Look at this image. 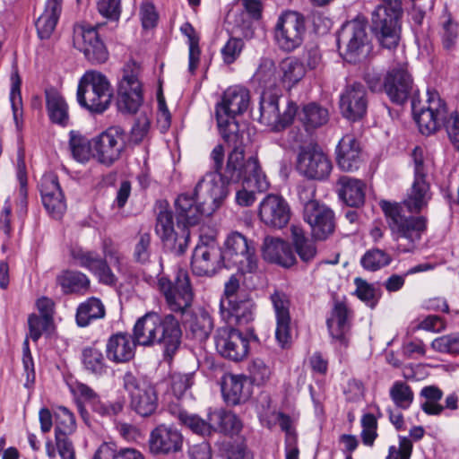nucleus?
<instances>
[{"instance_id": "nucleus-1", "label": "nucleus", "mask_w": 459, "mask_h": 459, "mask_svg": "<svg viewBox=\"0 0 459 459\" xmlns=\"http://www.w3.org/2000/svg\"><path fill=\"white\" fill-rule=\"evenodd\" d=\"M238 152L229 155L224 174L206 173L197 183L194 196L182 194L175 201L177 226L171 211L161 208L157 215L155 231L164 247L176 255L185 254L190 240L189 226L197 224L202 216L212 214L228 195L226 183L238 181L245 170ZM246 169L255 172L254 160L246 164Z\"/></svg>"}, {"instance_id": "nucleus-2", "label": "nucleus", "mask_w": 459, "mask_h": 459, "mask_svg": "<svg viewBox=\"0 0 459 459\" xmlns=\"http://www.w3.org/2000/svg\"><path fill=\"white\" fill-rule=\"evenodd\" d=\"M182 332L178 321L172 315L161 316L147 312L139 317L133 329V337L140 346L160 345L165 356L171 358L181 343Z\"/></svg>"}, {"instance_id": "nucleus-3", "label": "nucleus", "mask_w": 459, "mask_h": 459, "mask_svg": "<svg viewBox=\"0 0 459 459\" xmlns=\"http://www.w3.org/2000/svg\"><path fill=\"white\" fill-rule=\"evenodd\" d=\"M427 95L426 106L416 98L411 100L413 117L420 133L429 135L445 126L450 141L459 150V114L454 112L447 117L446 104L437 91L428 90Z\"/></svg>"}, {"instance_id": "nucleus-4", "label": "nucleus", "mask_w": 459, "mask_h": 459, "mask_svg": "<svg viewBox=\"0 0 459 459\" xmlns=\"http://www.w3.org/2000/svg\"><path fill=\"white\" fill-rule=\"evenodd\" d=\"M380 206L386 217L393 238L401 252H411L427 229L424 216L406 215L402 204L382 201Z\"/></svg>"}, {"instance_id": "nucleus-5", "label": "nucleus", "mask_w": 459, "mask_h": 459, "mask_svg": "<svg viewBox=\"0 0 459 459\" xmlns=\"http://www.w3.org/2000/svg\"><path fill=\"white\" fill-rule=\"evenodd\" d=\"M250 101L249 91L241 86L230 87L223 94L221 101L216 106V118L220 133L223 139L238 146V115L243 114Z\"/></svg>"}, {"instance_id": "nucleus-6", "label": "nucleus", "mask_w": 459, "mask_h": 459, "mask_svg": "<svg viewBox=\"0 0 459 459\" xmlns=\"http://www.w3.org/2000/svg\"><path fill=\"white\" fill-rule=\"evenodd\" d=\"M79 105L92 113H103L111 103L112 89L107 77L95 71L86 72L77 89Z\"/></svg>"}, {"instance_id": "nucleus-7", "label": "nucleus", "mask_w": 459, "mask_h": 459, "mask_svg": "<svg viewBox=\"0 0 459 459\" xmlns=\"http://www.w3.org/2000/svg\"><path fill=\"white\" fill-rule=\"evenodd\" d=\"M313 187L304 186L299 191V201L303 204V218L310 226L311 234L316 240H325L335 229L334 213L315 197Z\"/></svg>"}, {"instance_id": "nucleus-8", "label": "nucleus", "mask_w": 459, "mask_h": 459, "mask_svg": "<svg viewBox=\"0 0 459 459\" xmlns=\"http://www.w3.org/2000/svg\"><path fill=\"white\" fill-rule=\"evenodd\" d=\"M123 387L128 394L130 407L138 415H152L159 404V396L155 386L143 377L127 371L123 376Z\"/></svg>"}, {"instance_id": "nucleus-9", "label": "nucleus", "mask_w": 459, "mask_h": 459, "mask_svg": "<svg viewBox=\"0 0 459 459\" xmlns=\"http://www.w3.org/2000/svg\"><path fill=\"white\" fill-rule=\"evenodd\" d=\"M141 67L135 61L125 64L117 84V106L123 113H136L143 103Z\"/></svg>"}, {"instance_id": "nucleus-10", "label": "nucleus", "mask_w": 459, "mask_h": 459, "mask_svg": "<svg viewBox=\"0 0 459 459\" xmlns=\"http://www.w3.org/2000/svg\"><path fill=\"white\" fill-rule=\"evenodd\" d=\"M366 28L367 22L357 18L345 23L338 34L339 48H343L344 58L349 63H357L364 59L370 52Z\"/></svg>"}, {"instance_id": "nucleus-11", "label": "nucleus", "mask_w": 459, "mask_h": 459, "mask_svg": "<svg viewBox=\"0 0 459 459\" xmlns=\"http://www.w3.org/2000/svg\"><path fill=\"white\" fill-rule=\"evenodd\" d=\"M221 254L223 265L227 267H237L243 273H252L257 268L254 244L238 232H232L227 237Z\"/></svg>"}, {"instance_id": "nucleus-12", "label": "nucleus", "mask_w": 459, "mask_h": 459, "mask_svg": "<svg viewBox=\"0 0 459 459\" xmlns=\"http://www.w3.org/2000/svg\"><path fill=\"white\" fill-rule=\"evenodd\" d=\"M158 288L171 311L185 312L191 306L194 293L189 274L186 270H178L173 281L166 276H160L158 280Z\"/></svg>"}, {"instance_id": "nucleus-13", "label": "nucleus", "mask_w": 459, "mask_h": 459, "mask_svg": "<svg viewBox=\"0 0 459 459\" xmlns=\"http://www.w3.org/2000/svg\"><path fill=\"white\" fill-rule=\"evenodd\" d=\"M414 164V180L406 197L401 204L411 213H419L428 206L432 197L430 186L426 181V170L423 161V151L416 147L412 152Z\"/></svg>"}, {"instance_id": "nucleus-14", "label": "nucleus", "mask_w": 459, "mask_h": 459, "mask_svg": "<svg viewBox=\"0 0 459 459\" xmlns=\"http://www.w3.org/2000/svg\"><path fill=\"white\" fill-rule=\"evenodd\" d=\"M305 18L294 11L282 13L274 27V39L278 47L286 52L298 48L303 42Z\"/></svg>"}, {"instance_id": "nucleus-15", "label": "nucleus", "mask_w": 459, "mask_h": 459, "mask_svg": "<svg viewBox=\"0 0 459 459\" xmlns=\"http://www.w3.org/2000/svg\"><path fill=\"white\" fill-rule=\"evenodd\" d=\"M235 152L241 153V163H244L243 167L245 169L247 167L246 164H247L250 160H254L257 165V169H255V172H252V170L248 171L246 169L247 172L243 173L241 178L235 182L238 183L240 180L243 182L242 189L237 191L236 193L237 204L243 207H248L251 206L255 201V192L261 193L266 191L269 187V183L262 170L258 159L255 156H250L249 158L245 159L244 149L239 146L234 147L229 155H231ZM232 182L226 183L228 190V186Z\"/></svg>"}, {"instance_id": "nucleus-16", "label": "nucleus", "mask_w": 459, "mask_h": 459, "mask_svg": "<svg viewBox=\"0 0 459 459\" xmlns=\"http://www.w3.org/2000/svg\"><path fill=\"white\" fill-rule=\"evenodd\" d=\"M223 264L221 249L212 236H201L191 261L193 273L198 276H212Z\"/></svg>"}, {"instance_id": "nucleus-17", "label": "nucleus", "mask_w": 459, "mask_h": 459, "mask_svg": "<svg viewBox=\"0 0 459 459\" xmlns=\"http://www.w3.org/2000/svg\"><path fill=\"white\" fill-rule=\"evenodd\" d=\"M97 26L85 22L77 23L74 27V45L82 51L85 57L92 64H102L108 58V49L100 38Z\"/></svg>"}, {"instance_id": "nucleus-18", "label": "nucleus", "mask_w": 459, "mask_h": 459, "mask_svg": "<svg viewBox=\"0 0 459 459\" xmlns=\"http://www.w3.org/2000/svg\"><path fill=\"white\" fill-rule=\"evenodd\" d=\"M279 99L277 93L264 91L260 100L259 121L274 132H280L289 126L297 113L296 104L290 102L284 112L281 114Z\"/></svg>"}, {"instance_id": "nucleus-19", "label": "nucleus", "mask_w": 459, "mask_h": 459, "mask_svg": "<svg viewBox=\"0 0 459 459\" xmlns=\"http://www.w3.org/2000/svg\"><path fill=\"white\" fill-rule=\"evenodd\" d=\"M403 13L388 11L386 6H377L371 15V30L386 48H395L400 39Z\"/></svg>"}, {"instance_id": "nucleus-20", "label": "nucleus", "mask_w": 459, "mask_h": 459, "mask_svg": "<svg viewBox=\"0 0 459 459\" xmlns=\"http://www.w3.org/2000/svg\"><path fill=\"white\" fill-rule=\"evenodd\" d=\"M126 147V134L119 126H112L92 139L93 156L107 167L120 158Z\"/></svg>"}, {"instance_id": "nucleus-21", "label": "nucleus", "mask_w": 459, "mask_h": 459, "mask_svg": "<svg viewBox=\"0 0 459 459\" xmlns=\"http://www.w3.org/2000/svg\"><path fill=\"white\" fill-rule=\"evenodd\" d=\"M332 162L316 145L300 148L297 158L298 170L307 178L324 180L332 171Z\"/></svg>"}, {"instance_id": "nucleus-22", "label": "nucleus", "mask_w": 459, "mask_h": 459, "mask_svg": "<svg viewBox=\"0 0 459 459\" xmlns=\"http://www.w3.org/2000/svg\"><path fill=\"white\" fill-rule=\"evenodd\" d=\"M215 347L223 358L233 361L245 359L249 351V340L233 327L219 328L215 334Z\"/></svg>"}, {"instance_id": "nucleus-23", "label": "nucleus", "mask_w": 459, "mask_h": 459, "mask_svg": "<svg viewBox=\"0 0 459 459\" xmlns=\"http://www.w3.org/2000/svg\"><path fill=\"white\" fill-rule=\"evenodd\" d=\"M258 217L265 226L281 230L289 223L291 211L282 196L269 194L259 204Z\"/></svg>"}, {"instance_id": "nucleus-24", "label": "nucleus", "mask_w": 459, "mask_h": 459, "mask_svg": "<svg viewBox=\"0 0 459 459\" xmlns=\"http://www.w3.org/2000/svg\"><path fill=\"white\" fill-rule=\"evenodd\" d=\"M71 256L75 264L90 271L100 283L113 286L117 283V278L107 260L100 257L96 252L74 248Z\"/></svg>"}, {"instance_id": "nucleus-25", "label": "nucleus", "mask_w": 459, "mask_h": 459, "mask_svg": "<svg viewBox=\"0 0 459 459\" xmlns=\"http://www.w3.org/2000/svg\"><path fill=\"white\" fill-rule=\"evenodd\" d=\"M413 82L407 71L406 65H399L391 68L384 81V90L390 100L403 105L412 91Z\"/></svg>"}, {"instance_id": "nucleus-26", "label": "nucleus", "mask_w": 459, "mask_h": 459, "mask_svg": "<svg viewBox=\"0 0 459 459\" xmlns=\"http://www.w3.org/2000/svg\"><path fill=\"white\" fill-rule=\"evenodd\" d=\"M276 319L275 338L281 348L290 344V300L289 296L282 290H275L270 295Z\"/></svg>"}, {"instance_id": "nucleus-27", "label": "nucleus", "mask_w": 459, "mask_h": 459, "mask_svg": "<svg viewBox=\"0 0 459 459\" xmlns=\"http://www.w3.org/2000/svg\"><path fill=\"white\" fill-rule=\"evenodd\" d=\"M367 108L368 98L363 85L353 83L343 90L340 96V109L345 118L359 120L366 115Z\"/></svg>"}, {"instance_id": "nucleus-28", "label": "nucleus", "mask_w": 459, "mask_h": 459, "mask_svg": "<svg viewBox=\"0 0 459 459\" xmlns=\"http://www.w3.org/2000/svg\"><path fill=\"white\" fill-rule=\"evenodd\" d=\"M183 436L177 429L160 424L150 434L149 449L153 455H169L181 450Z\"/></svg>"}, {"instance_id": "nucleus-29", "label": "nucleus", "mask_w": 459, "mask_h": 459, "mask_svg": "<svg viewBox=\"0 0 459 459\" xmlns=\"http://www.w3.org/2000/svg\"><path fill=\"white\" fill-rule=\"evenodd\" d=\"M43 205L55 219H60L66 209V204L57 177L45 174L39 183Z\"/></svg>"}, {"instance_id": "nucleus-30", "label": "nucleus", "mask_w": 459, "mask_h": 459, "mask_svg": "<svg viewBox=\"0 0 459 459\" xmlns=\"http://www.w3.org/2000/svg\"><path fill=\"white\" fill-rule=\"evenodd\" d=\"M360 143L354 134L342 137L335 148V159L339 169L346 172L358 170L362 163Z\"/></svg>"}, {"instance_id": "nucleus-31", "label": "nucleus", "mask_w": 459, "mask_h": 459, "mask_svg": "<svg viewBox=\"0 0 459 459\" xmlns=\"http://www.w3.org/2000/svg\"><path fill=\"white\" fill-rule=\"evenodd\" d=\"M255 303L251 294L240 295L239 299L221 302L222 316L231 325H245L254 319Z\"/></svg>"}, {"instance_id": "nucleus-32", "label": "nucleus", "mask_w": 459, "mask_h": 459, "mask_svg": "<svg viewBox=\"0 0 459 459\" xmlns=\"http://www.w3.org/2000/svg\"><path fill=\"white\" fill-rule=\"evenodd\" d=\"M263 258L270 263L290 267L296 262L291 247L280 238L266 236L262 245Z\"/></svg>"}, {"instance_id": "nucleus-33", "label": "nucleus", "mask_w": 459, "mask_h": 459, "mask_svg": "<svg viewBox=\"0 0 459 459\" xmlns=\"http://www.w3.org/2000/svg\"><path fill=\"white\" fill-rule=\"evenodd\" d=\"M221 392L229 405L246 403L252 394V382L243 375H228L224 377Z\"/></svg>"}, {"instance_id": "nucleus-34", "label": "nucleus", "mask_w": 459, "mask_h": 459, "mask_svg": "<svg viewBox=\"0 0 459 459\" xmlns=\"http://www.w3.org/2000/svg\"><path fill=\"white\" fill-rule=\"evenodd\" d=\"M136 345L134 337L127 333L113 334L107 342V358L114 363L128 362L134 357Z\"/></svg>"}, {"instance_id": "nucleus-35", "label": "nucleus", "mask_w": 459, "mask_h": 459, "mask_svg": "<svg viewBox=\"0 0 459 459\" xmlns=\"http://www.w3.org/2000/svg\"><path fill=\"white\" fill-rule=\"evenodd\" d=\"M365 183L358 178L342 176L336 182L339 198L351 207H359L365 201Z\"/></svg>"}, {"instance_id": "nucleus-36", "label": "nucleus", "mask_w": 459, "mask_h": 459, "mask_svg": "<svg viewBox=\"0 0 459 459\" xmlns=\"http://www.w3.org/2000/svg\"><path fill=\"white\" fill-rule=\"evenodd\" d=\"M184 324L187 333L198 342L205 341L213 329V321L211 315L201 308L186 314Z\"/></svg>"}, {"instance_id": "nucleus-37", "label": "nucleus", "mask_w": 459, "mask_h": 459, "mask_svg": "<svg viewBox=\"0 0 459 459\" xmlns=\"http://www.w3.org/2000/svg\"><path fill=\"white\" fill-rule=\"evenodd\" d=\"M63 0H47L43 13L36 21V29L41 39H49L62 13Z\"/></svg>"}, {"instance_id": "nucleus-38", "label": "nucleus", "mask_w": 459, "mask_h": 459, "mask_svg": "<svg viewBox=\"0 0 459 459\" xmlns=\"http://www.w3.org/2000/svg\"><path fill=\"white\" fill-rule=\"evenodd\" d=\"M46 106L52 123L66 126L69 123L68 105L64 97L54 88L45 91Z\"/></svg>"}, {"instance_id": "nucleus-39", "label": "nucleus", "mask_w": 459, "mask_h": 459, "mask_svg": "<svg viewBox=\"0 0 459 459\" xmlns=\"http://www.w3.org/2000/svg\"><path fill=\"white\" fill-rule=\"evenodd\" d=\"M326 323L331 336L346 346V333L350 329V325L348 322V308L345 304L336 302Z\"/></svg>"}, {"instance_id": "nucleus-40", "label": "nucleus", "mask_w": 459, "mask_h": 459, "mask_svg": "<svg viewBox=\"0 0 459 459\" xmlns=\"http://www.w3.org/2000/svg\"><path fill=\"white\" fill-rule=\"evenodd\" d=\"M209 420L212 421V431L234 435L242 429V423L237 415L223 409L210 411Z\"/></svg>"}, {"instance_id": "nucleus-41", "label": "nucleus", "mask_w": 459, "mask_h": 459, "mask_svg": "<svg viewBox=\"0 0 459 459\" xmlns=\"http://www.w3.org/2000/svg\"><path fill=\"white\" fill-rule=\"evenodd\" d=\"M299 118L308 132L325 125L329 120V112L327 108L311 102L303 106Z\"/></svg>"}, {"instance_id": "nucleus-42", "label": "nucleus", "mask_w": 459, "mask_h": 459, "mask_svg": "<svg viewBox=\"0 0 459 459\" xmlns=\"http://www.w3.org/2000/svg\"><path fill=\"white\" fill-rule=\"evenodd\" d=\"M105 316V307L98 298H89L86 301L81 303L76 310V323L80 327H85L91 321L103 318Z\"/></svg>"}, {"instance_id": "nucleus-43", "label": "nucleus", "mask_w": 459, "mask_h": 459, "mask_svg": "<svg viewBox=\"0 0 459 459\" xmlns=\"http://www.w3.org/2000/svg\"><path fill=\"white\" fill-rule=\"evenodd\" d=\"M290 232L295 251L301 261L304 263L311 262L317 253L315 242L308 238L302 228L298 225H292Z\"/></svg>"}, {"instance_id": "nucleus-44", "label": "nucleus", "mask_w": 459, "mask_h": 459, "mask_svg": "<svg viewBox=\"0 0 459 459\" xmlns=\"http://www.w3.org/2000/svg\"><path fill=\"white\" fill-rule=\"evenodd\" d=\"M281 80L285 87L292 88L299 82L306 74V69L301 61L296 57H288L280 65Z\"/></svg>"}, {"instance_id": "nucleus-45", "label": "nucleus", "mask_w": 459, "mask_h": 459, "mask_svg": "<svg viewBox=\"0 0 459 459\" xmlns=\"http://www.w3.org/2000/svg\"><path fill=\"white\" fill-rule=\"evenodd\" d=\"M65 293L85 292L90 288V279L79 271H65L57 278Z\"/></svg>"}, {"instance_id": "nucleus-46", "label": "nucleus", "mask_w": 459, "mask_h": 459, "mask_svg": "<svg viewBox=\"0 0 459 459\" xmlns=\"http://www.w3.org/2000/svg\"><path fill=\"white\" fill-rule=\"evenodd\" d=\"M172 413L178 419L182 425L186 426L195 434L205 436L212 432V425L209 418L204 420L196 414L189 413L181 409L172 411ZM207 417H209V415Z\"/></svg>"}, {"instance_id": "nucleus-47", "label": "nucleus", "mask_w": 459, "mask_h": 459, "mask_svg": "<svg viewBox=\"0 0 459 459\" xmlns=\"http://www.w3.org/2000/svg\"><path fill=\"white\" fill-rule=\"evenodd\" d=\"M11 92L10 101L12 105V111L13 121L15 123L16 129L21 131L22 128V99L21 93L22 80L17 71L11 75Z\"/></svg>"}, {"instance_id": "nucleus-48", "label": "nucleus", "mask_w": 459, "mask_h": 459, "mask_svg": "<svg viewBox=\"0 0 459 459\" xmlns=\"http://www.w3.org/2000/svg\"><path fill=\"white\" fill-rule=\"evenodd\" d=\"M420 395L425 399L421 410L428 415H440L444 406L439 403L443 397L442 390L436 385H427L420 391Z\"/></svg>"}, {"instance_id": "nucleus-49", "label": "nucleus", "mask_w": 459, "mask_h": 459, "mask_svg": "<svg viewBox=\"0 0 459 459\" xmlns=\"http://www.w3.org/2000/svg\"><path fill=\"white\" fill-rule=\"evenodd\" d=\"M180 31L188 39L189 55H188V71L194 74L199 65L201 50L199 48V36L195 28L189 22H185Z\"/></svg>"}, {"instance_id": "nucleus-50", "label": "nucleus", "mask_w": 459, "mask_h": 459, "mask_svg": "<svg viewBox=\"0 0 459 459\" xmlns=\"http://www.w3.org/2000/svg\"><path fill=\"white\" fill-rule=\"evenodd\" d=\"M254 80L264 88V91L275 87L277 82L275 63L270 58H262L254 74Z\"/></svg>"}, {"instance_id": "nucleus-51", "label": "nucleus", "mask_w": 459, "mask_h": 459, "mask_svg": "<svg viewBox=\"0 0 459 459\" xmlns=\"http://www.w3.org/2000/svg\"><path fill=\"white\" fill-rule=\"evenodd\" d=\"M69 148L73 158L81 163L87 162L91 158V144L84 136L74 131L70 132Z\"/></svg>"}, {"instance_id": "nucleus-52", "label": "nucleus", "mask_w": 459, "mask_h": 459, "mask_svg": "<svg viewBox=\"0 0 459 459\" xmlns=\"http://www.w3.org/2000/svg\"><path fill=\"white\" fill-rule=\"evenodd\" d=\"M389 395L394 405L402 410H407L414 400L411 386L403 381H395L392 385Z\"/></svg>"}, {"instance_id": "nucleus-53", "label": "nucleus", "mask_w": 459, "mask_h": 459, "mask_svg": "<svg viewBox=\"0 0 459 459\" xmlns=\"http://www.w3.org/2000/svg\"><path fill=\"white\" fill-rule=\"evenodd\" d=\"M392 262V257L385 251L379 248L368 250L360 259L361 266L370 272H376L387 266Z\"/></svg>"}, {"instance_id": "nucleus-54", "label": "nucleus", "mask_w": 459, "mask_h": 459, "mask_svg": "<svg viewBox=\"0 0 459 459\" xmlns=\"http://www.w3.org/2000/svg\"><path fill=\"white\" fill-rule=\"evenodd\" d=\"M55 436H68L75 430L74 415L66 407H58L55 412Z\"/></svg>"}, {"instance_id": "nucleus-55", "label": "nucleus", "mask_w": 459, "mask_h": 459, "mask_svg": "<svg viewBox=\"0 0 459 459\" xmlns=\"http://www.w3.org/2000/svg\"><path fill=\"white\" fill-rule=\"evenodd\" d=\"M84 368L92 374L102 375L106 371L103 354L95 348H85L82 351Z\"/></svg>"}, {"instance_id": "nucleus-56", "label": "nucleus", "mask_w": 459, "mask_h": 459, "mask_svg": "<svg viewBox=\"0 0 459 459\" xmlns=\"http://www.w3.org/2000/svg\"><path fill=\"white\" fill-rule=\"evenodd\" d=\"M431 348L439 353L459 354V332L434 339L431 342Z\"/></svg>"}, {"instance_id": "nucleus-57", "label": "nucleus", "mask_w": 459, "mask_h": 459, "mask_svg": "<svg viewBox=\"0 0 459 459\" xmlns=\"http://www.w3.org/2000/svg\"><path fill=\"white\" fill-rule=\"evenodd\" d=\"M53 320L43 316L31 314L28 317L29 337L37 342L42 333L52 326Z\"/></svg>"}, {"instance_id": "nucleus-58", "label": "nucleus", "mask_w": 459, "mask_h": 459, "mask_svg": "<svg viewBox=\"0 0 459 459\" xmlns=\"http://www.w3.org/2000/svg\"><path fill=\"white\" fill-rule=\"evenodd\" d=\"M354 283L358 298L373 308L377 302L376 289L361 278H356Z\"/></svg>"}, {"instance_id": "nucleus-59", "label": "nucleus", "mask_w": 459, "mask_h": 459, "mask_svg": "<svg viewBox=\"0 0 459 459\" xmlns=\"http://www.w3.org/2000/svg\"><path fill=\"white\" fill-rule=\"evenodd\" d=\"M243 48L244 42L241 39L230 38L221 50L224 63L233 64L239 57Z\"/></svg>"}, {"instance_id": "nucleus-60", "label": "nucleus", "mask_w": 459, "mask_h": 459, "mask_svg": "<svg viewBox=\"0 0 459 459\" xmlns=\"http://www.w3.org/2000/svg\"><path fill=\"white\" fill-rule=\"evenodd\" d=\"M102 252L105 260H107L117 271L122 270L123 255L118 251L117 247L110 238H105L102 241Z\"/></svg>"}, {"instance_id": "nucleus-61", "label": "nucleus", "mask_w": 459, "mask_h": 459, "mask_svg": "<svg viewBox=\"0 0 459 459\" xmlns=\"http://www.w3.org/2000/svg\"><path fill=\"white\" fill-rule=\"evenodd\" d=\"M251 294L247 289L240 286L239 279L233 274L224 284V297L221 302L226 303L235 299H239L240 295Z\"/></svg>"}, {"instance_id": "nucleus-62", "label": "nucleus", "mask_w": 459, "mask_h": 459, "mask_svg": "<svg viewBox=\"0 0 459 459\" xmlns=\"http://www.w3.org/2000/svg\"><path fill=\"white\" fill-rule=\"evenodd\" d=\"M151 235L149 233H143L139 236L138 241L135 244L134 257L136 262L146 264L150 261L152 253L151 249Z\"/></svg>"}, {"instance_id": "nucleus-63", "label": "nucleus", "mask_w": 459, "mask_h": 459, "mask_svg": "<svg viewBox=\"0 0 459 459\" xmlns=\"http://www.w3.org/2000/svg\"><path fill=\"white\" fill-rule=\"evenodd\" d=\"M193 373H175L171 377V389L177 397H181L194 383Z\"/></svg>"}, {"instance_id": "nucleus-64", "label": "nucleus", "mask_w": 459, "mask_h": 459, "mask_svg": "<svg viewBox=\"0 0 459 459\" xmlns=\"http://www.w3.org/2000/svg\"><path fill=\"white\" fill-rule=\"evenodd\" d=\"M252 381L256 385L265 383L271 376V368L261 359H255L249 365Z\"/></svg>"}]
</instances>
